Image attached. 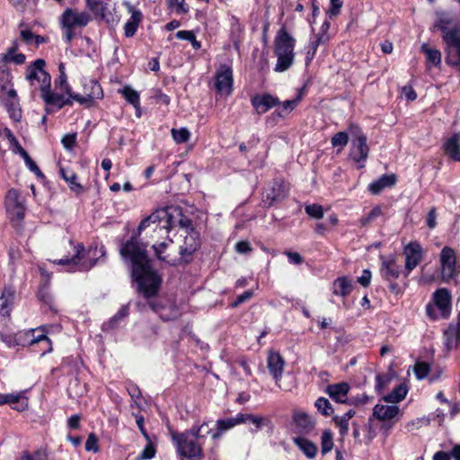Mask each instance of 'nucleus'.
<instances>
[{
	"instance_id": "obj_1",
	"label": "nucleus",
	"mask_w": 460,
	"mask_h": 460,
	"mask_svg": "<svg viewBox=\"0 0 460 460\" xmlns=\"http://www.w3.org/2000/svg\"><path fill=\"white\" fill-rule=\"evenodd\" d=\"M179 225L185 233L192 227V222L184 217L177 207H167L157 209L144 218L138 227L137 234L133 235L120 248L119 253L125 261L130 262L132 277L138 286V290L146 298L155 296L159 289L161 279L151 269L146 252V244H139L137 236L148 227H152V238L168 234L170 230Z\"/></svg>"
},
{
	"instance_id": "obj_2",
	"label": "nucleus",
	"mask_w": 460,
	"mask_h": 460,
	"mask_svg": "<svg viewBox=\"0 0 460 460\" xmlns=\"http://www.w3.org/2000/svg\"><path fill=\"white\" fill-rule=\"evenodd\" d=\"M208 434H211V429L206 421L199 426H192L181 433L171 431L178 454L189 459L199 460L204 457L202 440Z\"/></svg>"
},
{
	"instance_id": "obj_3",
	"label": "nucleus",
	"mask_w": 460,
	"mask_h": 460,
	"mask_svg": "<svg viewBox=\"0 0 460 460\" xmlns=\"http://www.w3.org/2000/svg\"><path fill=\"white\" fill-rule=\"evenodd\" d=\"M450 25L449 18L441 17L436 22L435 28L442 32L447 63L453 66H460V26Z\"/></svg>"
},
{
	"instance_id": "obj_4",
	"label": "nucleus",
	"mask_w": 460,
	"mask_h": 460,
	"mask_svg": "<svg viewBox=\"0 0 460 460\" xmlns=\"http://www.w3.org/2000/svg\"><path fill=\"white\" fill-rule=\"evenodd\" d=\"M296 40L285 27L279 29L274 40V53L277 56L276 72L287 71L294 63Z\"/></svg>"
},
{
	"instance_id": "obj_5",
	"label": "nucleus",
	"mask_w": 460,
	"mask_h": 460,
	"mask_svg": "<svg viewBox=\"0 0 460 460\" xmlns=\"http://www.w3.org/2000/svg\"><path fill=\"white\" fill-rule=\"evenodd\" d=\"M92 20V15L86 11H79L72 7L66 8L59 17L65 41L70 44L75 36V31L86 27Z\"/></svg>"
},
{
	"instance_id": "obj_6",
	"label": "nucleus",
	"mask_w": 460,
	"mask_h": 460,
	"mask_svg": "<svg viewBox=\"0 0 460 460\" xmlns=\"http://www.w3.org/2000/svg\"><path fill=\"white\" fill-rule=\"evenodd\" d=\"M96 252V247L85 250L82 243H77L75 246V254L71 258L66 257L53 262L68 266L70 271H88L96 264L97 260L94 258Z\"/></svg>"
},
{
	"instance_id": "obj_7",
	"label": "nucleus",
	"mask_w": 460,
	"mask_h": 460,
	"mask_svg": "<svg viewBox=\"0 0 460 460\" xmlns=\"http://www.w3.org/2000/svg\"><path fill=\"white\" fill-rule=\"evenodd\" d=\"M434 304L426 306L427 314L430 319L446 318L451 311V295L446 288H439L433 294Z\"/></svg>"
},
{
	"instance_id": "obj_8",
	"label": "nucleus",
	"mask_w": 460,
	"mask_h": 460,
	"mask_svg": "<svg viewBox=\"0 0 460 460\" xmlns=\"http://www.w3.org/2000/svg\"><path fill=\"white\" fill-rule=\"evenodd\" d=\"M45 66V60L39 58L26 69V80H28L35 88H39L40 91L43 88L50 87L51 84V77L44 69Z\"/></svg>"
},
{
	"instance_id": "obj_9",
	"label": "nucleus",
	"mask_w": 460,
	"mask_h": 460,
	"mask_svg": "<svg viewBox=\"0 0 460 460\" xmlns=\"http://www.w3.org/2000/svg\"><path fill=\"white\" fill-rule=\"evenodd\" d=\"M349 134L355 137L351 143L350 157L357 163L365 162L368 156L369 148L367 144V137L356 125H350Z\"/></svg>"
},
{
	"instance_id": "obj_10",
	"label": "nucleus",
	"mask_w": 460,
	"mask_h": 460,
	"mask_svg": "<svg viewBox=\"0 0 460 460\" xmlns=\"http://www.w3.org/2000/svg\"><path fill=\"white\" fill-rule=\"evenodd\" d=\"M5 208L10 220L15 224L21 222L24 217V199L14 189L10 190L5 197Z\"/></svg>"
},
{
	"instance_id": "obj_11",
	"label": "nucleus",
	"mask_w": 460,
	"mask_h": 460,
	"mask_svg": "<svg viewBox=\"0 0 460 460\" xmlns=\"http://www.w3.org/2000/svg\"><path fill=\"white\" fill-rule=\"evenodd\" d=\"M380 275L385 280L391 283L390 288L394 290L397 288V285L394 282L400 277L402 267L397 262L396 258L393 255H380Z\"/></svg>"
},
{
	"instance_id": "obj_12",
	"label": "nucleus",
	"mask_w": 460,
	"mask_h": 460,
	"mask_svg": "<svg viewBox=\"0 0 460 460\" xmlns=\"http://www.w3.org/2000/svg\"><path fill=\"white\" fill-rule=\"evenodd\" d=\"M405 256L404 273L407 277L423 260L424 251L419 242H410L403 248Z\"/></svg>"
},
{
	"instance_id": "obj_13",
	"label": "nucleus",
	"mask_w": 460,
	"mask_h": 460,
	"mask_svg": "<svg viewBox=\"0 0 460 460\" xmlns=\"http://www.w3.org/2000/svg\"><path fill=\"white\" fill-rule=\"evenodd\" d=\"M103 92L101 84L95 80H87L84 83V94L75 93L72 99L80 104L91 106L94 100L102 99Z\"/></svg>"
},
{
	"instance_id": "obj_14",
	"label": "nucleus",
	"mask_w": 460,
	"mask_h": 460,
	"mask_svg": "<svg viewBox=\"0 0 460 460\" xmlns=\"http://www.w3.org/2000/svg\"><path fill=\"white\" fill-rule=\"evenodd\" d=\"M441 276L446 281L452 279L457 273L456 258L455 251L450 247H444L440 252Z\"/></svg>"
},
{
	"instance_id": "obj_15",
	"label": "nucleus",
	"mask_w": 460,
	"mask_h": 460,
	"mask_svg": "<svg viewBox=\"0 0 460 460\" xmlns=\"http://www.w3.org/2000/svg\"><path fill=\"white\" fill-rule=\"evenodd\" d=\"M233 71L226 65L220 66L216 75L215 87L220 93L229 95L233 91Z\"/></svg>"
},
{
	"instance_id": "obj_16",
	"label": "nucleus",
	"mask_w": 460,
	"mask_h": 460,
	"mask_svg": "<svg viewBox=\"0 0 460 460\" xmlns=\"http://www.w3.org/2000/svg\"><path fill=\"white\" fill-rule=\"evenodd\" d=\"M285 360L279 352L270 350L267 357V367L270 374L273 376L276 385L282 388L279 384L284 370Z\"/></svg>"
},
{
	"instance_id": "obj_17",
	"label": "nucleus",
	"mask_w": 460,
	"mask_h": 460,
	"mask_svg": "<svg viewBox=\"0 0 460 460\" xmlns=\"http://www.w3.org/2000/svg\"><path fill=\"white\" fill-rule=\"evenodd\" d=\"M287 194L288 190L285 182L281 180H275L270 188L266 190L263 202L269 207L272 206L274 202L284 199Z\"/></svg>"
},
{
	"instance_id": "obj_18",
	"label": "nucleus",
	"mask_w": 460,
	"mask_h": 460,
	"mask_svg": "<svg viewBox=\"0 0 460 460\" xmlns=\"http://www.w3.org/2000/svg\"><path fill=\"white\" fill-rule=\"evenodd\" d=\"M40 96L48 106H52L60 110L66 105H72L73 99L71 97L65 98L63 94L52 93L50 87L43 88L40 91Z\"/></svg>"
},
{
	"instance_id": "obj_19",
	"label": "nucleus",
	"mask_w": 460,
	"mask_h": 460,
	"mask_svg": "<svg viewBox=\"0 0 460 460\" xmlns=\"http://www.w3.org/2000/svg\"><path fill=\"white\" fill-rule=\"evenodd\" d=\"M251 102L259 114L265 113L270 109L280 104L279 98L270 93L255 95L252 98Z\"/></svg>"
},
{
	"instance_id": "obj_20",
	"label": "nucleus",
	"mask_w": 460,
	"mask_h": 460,
	"mask_svg": "<svg viewBox=\"0 0 460 460\" xmlns=\"http://www.w3.org/2000/svg\"><path fill=\"white\" fill-rule=\"evenodd\" d=\"M350 389L347 382L329 385L325 388V393L336 402L348 403V394Z\"/></svg>"
},
{
	"instance_id": "obj_21",
	"label": "nucleus",
	"mask_w": 460,
	"mask_h": 460,
	"mask_svg": "<svg viewBox=\"0 0 460 460\" xmlns=\"http://www.w3.org/2000/svg\"><path fill=\"white\" fill-rule=\"evenodd\" d=\"M87 8L96 16L106 22L110 21L111 16V0H85Z\"/></svg>"
},
{
	"instance_id": "obj_22",
	"label": "nucleus",
	"mask_w": 460,
	"mask_h": 460,
	"mask_svg": "<svg viewBox=\"0 0 460 460\" xmlns=\"http://www.w3.org/2000/svg\"><path fill=\"white\" fill-rule=\"evenodd\" d=\"M200 245L199 234L194 228H190L185 233L183 245L181 246V255H190L199 249Z\"/></svg>"
},
{
	"instance_id": "obj_23",
	"label": "nucleus",
	"mask_w": 460,
	"mask_h": 460,
	"mask_svg": "<svg viewBox=\"0 0 460 460\" xmlns=\"http://www.w3.org/2000/svg\"><path fill=\"white\" fill-rule=\"evenodd\" d=\"M293 421L302 433L309 434L314 429V420L305 411H294Z\"/></svg>"
},
{
	"instance_id": "obj_24",
	"label": "nucleus",
	"mask_w": 460,
	"mask_h": 460,
	"mask_svg": "<svg viewBox=\"0 0 460 460\" xmlns=\"http://www.w3.org/2000/svg\"><path fill=\"white\" fill-rule=\"evenodd\" d=\"M400 412V409L394 403L391 405L376 404L373 408V417L381 421L392 420Z\"/></svg>"
},
{
	"instance_id": "obj_25",
	"label": "nucleus",
	"mask_w": 460,
	"mask_h": 460,
	"mask_svg": "<svg viewBox=\"0 0 460 460\" xmlns=\"http://www.w3.org/2000/svg\"><path fill=\"white\" fill-rule=\"evenodd\" d=\"M443 150L452 160L460 163V133H454L443 144Z\"/></svg>"
},
{
	"instance_id": "obj_26",
	"label": "nucleus",
	"mask_w": 460,
	"mask_h": 460,
	"mask_svg": "<svg viewBox=\"0 0 460 460\" xmlns=\"http://www.w3.org/2000/svg\"><path fill=\"white\" fill-rule=\"evenodd\" d=\"M241 424L243 423H251L255 427V429L252 431H258L266 426H272L271 420L265 416L261 415H252L250 413H239Z\"/></svg>"
},
{
	"instance_id": "obj_27",
	"label": "nucleus",
	"mask_w": 460,
	"mask_h": 460,
	"mask_svg": "<svg viewBox=\"0 0 460 460\" xmlns=\"http://www.w3.org/2000/svg\"><path fill=\"white\" fill-rule=\"evenodd\" d=\"M14 289L11 287H5L0 296V314L9 316L14 299Z\"/></svg>"
},
{
	"instance_id": "obj_28",
	"label": "nucleus",
	"mask_w": 460,
	"mask_h": 460,
	"mask_svg": "<svg viewBox=\"0 0 460 460\" xmlns=\"http://www.w3.org/2000/svg\"><path fill=\"white\" fill-rule=\"evenodd\" d=\"M396 182L394 174H384L376 181L368 185V190L372 194H379L384 189L392 187Z\"/></svg>"
},
{
	"instance_id": "obj_29",
	"label": "nucleus",
	"mask_w": 460,
	"mask_h": 460,
	"mask_svg": "<svg viewBox=\"0 0 460 460\" xmlns=\"http://www.w3.org/2000/svg\"><path fill=\"white\" fill-rule=\"evenodd\" d=\"M126 4L128 6V12L131 13V17L124 26L125 35L127 37H132L136 33L138 24L141 22L142 13L140 11L134 9V7L129 4Z\"/></svg>"
},
{
	"instance_id": "obj_30",
	"label": "nucleus",
	"mask_w": 460,
	"mask_h": 460,
	"mask_svg": "<svg viewBox=\"0 0 460 460\" xmlns=\"http://www.w3.org/2000/svg\"><path fill=\"white\" fill-rule=\"evenodd\" d=\"M445 337L446 344L448 349H452L456 346L457 341L460 339V314L457 316V322L450 324L445 332Z\"/></svg>"
},
{
	"instance_id": "obj_31",
	"label": "nucleus",
	"mask_w": 460,
	"mask_h": 460,
	"mask_svg": "<svg viewBox=\"0 0 460 460\" xmlns=\"http://www.w3.org/2000/svg\"><path fill=\"white\" fill-rule=\"evenodd\" d=\"M149 306L154 312L158 313L160 314L161 319L164 321L175 320L180 315L179 310L175 305H171L168 308L170 311L169 313H166V309L156 302H149Z\"/></svg>"
},
{
	"instance_id": "obj_32",
	"label": "nucleus",
	"mask_w": 460,
	"mask_h": 460,
	"mask_svg": "<svg viewBox=\"0 0 460 460\" xmlns=\"http://www.w3.org/2000/svg\"><path fill=\"white\" fill-rule=\"evenodd\" d=\"M295 445L309 458L315 457L317 447L310 440L298 437L294 438Z\"/></svg>"
},
{
	"instance_id": "obj_33",
	"label": "nucleus",
	"mask_w": 460,
	"mask_h": 460,
	"mask_svg": "<svg viewBox=\"0 0 460 460\" xmlns=\"http://www.w3.org/2000/svg\"><path fill=\"white\" fill-rule=\"evenodd\" d=\"M352 290V283L346 277L338 278L333 283V294L345 296Z\"/></svg>"
},
{
	"instance_id": "obj_34",
	"label": "nucleus",
	"mask_w": 460,
	"mask_h": 460,
	"mask_svg": "<svg viewBox=\"0 0 460 460\" xmlns=\"http://www.w3.org/2000/svg\"><path fill=\"white\" fill-rule=\"evenodd\" d=\"M59 173L61 177L69 184V188L72 191L75 192L76 194L82 193L83 186L76 181L77 176L74 172L60 168Z\"/></svg>"
},
{
	"instance_id": "obj_35",
	"label": "nucleus",
	"mask_w": 460,
	"mask_h": 460,
	"mask_svg": "<svg viewBox=\"0 0 460 460\" xmlns=\"http://www.w3.org/2000/svg\"><path fill=\"white\" fill-rule=\"evenodd\" d=\"M59 76L55 82L56 88H59L61 92L66 93L69 97L72 98V95L75 93L72 92L69 84H67V76L65 72L64 64H59L58 66Z\"/></svg>"
},
{
	"instance_id": "obj_36",
	"label": "nucleus",
	"mask_w": 460,
	"mask_h": 460,
	"mask_svg": "<svg viewBox=\"0 0 460 460\" xmlns=\"http://www.w3.org/2000/svg\"><path fill=\"white\" fill-rule=\"evenodd\" d=\"M119 93L126 99V101L134 106L136 110L140 108L139 93L130 86H124L119 90Z\"/></svg>"
},
{
	"instance_id": "obj_37",
	"label": "nucleus",
	"mask_w": 460,
	"mask_h": 460,
	"mask_svg": "<svg viewBox=\"0 0 460 460\" xmlns=\"http://www.w3.org/2000/svg\"><path fill=\"white\" fill-rule=\"evenodd\" d=\"M420 49L426 55L429 63L434 66L441 63V52L438 49L430 48L427 43H423Z\"/></svg>"
},
{
	"instance_id": "obj_38",
	"label": "nucleus",
	"mask_w": 460,
	"mask_h": 460,
	"mask_svg": "<svg viewBox=\"0 0 460 460\" xmlns=\"http://www.w3.org/2000/svg\"><path fill=\"white\" fill-rule=\"evenodd\" d=\"M406 394V386L400 385L397 387H395L389 394L385 395L383 399L386 402L396 403L403 400Z\"/></svg>"
},
{
	"instance_id": "obj_39",
	"label": "nucleus",
	"mask_w": 460,
	"mask_h": 460,
	"mask_svg": "<svg viewBox=\"0 0 460 460\" xmlns=\"http://www.w3.org/2000/svg\"><path fill=\"white\" fill-rule=\"evenodd\" d=\"M4 106L6 108L7 112L9 113L10 118L18 122L22 119V110L19 105L18 100H6L4 102Z\"/></svg>"
},
{
	"instance_id": "obj_40",
	"label": "nucleus",
	"mask_w": 460,
	"mask_h": 460,
	"mask_svg": "<svg viewBox=\"0 0 460 460\" xmlns=\"http://www.w3.org/2000/svg\"><path fill=\"white\" fill-rule=\"evenodd\" d=\"M356 414L355 411L349 410L342 416L335 417L334 420L340 428V434L341 436L347 435L349 431V421Z\"/></svg>"
},
{
	"instance_id": "obj_41",
	"label": "nucleus",
	"mask_w": 460,
	"mask_h": 460,
	"mask_svg": "<svg viewBox=\"0 0 460 460\" xmlns=\"http://www.w3.org/2000/svg\"><path fill=\"white\" fill-rule=\"evenodd\" d=\"M166 235V239L156 244H153L152 248L155 252V256L161 261H166L168 255L165 254L167 247L172 243V240Z\"/></svg>"
},
{
	"instance_id": "obj_42",
	"label": "nucleus",
	"mask_w": 460,
	"mask_h": 460,
	"mask_svg": "<svg viewBox=\"0 0 460 460\" xmlns=\"http://www.w3.org/2000/svg\"><path fill=\"white\" fill-rule=\"evenodd\" d=\"M383 215L380 206H376L367 215L359 219V226L365 227L374 222L377 217Z\"/></svg>"
},
{
	"instance_id": "obj_43",
	"label": "nucleus",
	"mask_w": 460,
	"mask_h": 460,
	"mask_svg": "<svg viewBox=\"0 0 460 460\" xmlns=\"http://www.w3.org/2000/svg\"><path fill=\"white\" fill-rule=\"evenodd\" d=\"M239 424H241L240 414H237L234 418L217 420V429H219L220 430L225 432Z\"/></svg>"
},
{
	"instance_id": "obj_44",
	"label": "nucleus",
	"mask_w": 460,
	"mask_h": 460,
	"mask_svg": "<svg viewBox=\"0 0 460 460\" xmlns=\"http://www.w3.org/2000/svg\"><path fill=\"white\" fill-rule=\"evenodd\" d=\"M300 100H301V97L297 96L294 100H288V101L283 102L281 103L279 109L277 111L279 116L285 117L288 114H289L297 106Z\"/></svg>"
},
{
	"instance_id": "obj_45",
	"label": "nucleus",
	"mask_w": 460,
	"mask_h": 460,
	"mask_svg": "<svg viewBox=\"0 0 460 460\" xmlns=\"http://www.w3.org/2000/svg\"><path fill=\"white\" fill-rule=\"evenodd\" d=\"M168 8L177 14H184L189 12V6L185 0H166Z\"/></svg>"
},
{
	"instance_id": "obj_46",
	"label": "nucleus",
	"mask_w": 460,
	"mask_h": 460,
	"mask_svg": "<svg viewBox=\"0 0 460 460\" xmlns=\"http://www.w3.org/2000/svg\"><path fill=\"white\" fill-rule=\"evenodd\" d=\"M314 406L318 411L324 416H330L333 413V408L328 399L320 397L315 401Z\"/></svg>"
},
{
	"instance_id": "obj_47",
	"label": "nucleus",
	"mask_w": 460,
	"mask_h": 460,
	"mask_svg": "<svg viewBox=\"0 0 460 460\" xmlns=\"http://www.w3.org/2000/svg\"><path fill=\"white\" fill-rule=\"evenodd\" d=\"M172 137L177 144H182L189 140L190 133L186 128H181L179 129L172 128Z\"/></svg>"
},
{
	"instance_id": "obj_48",
	"label": "nucleus",
	"mask_w": 460,
	"mask_h": 460,
	"mask_svg": "<svg viewBox=\"0 0 460 460\" xmlns=\"http://www.w3.org/2000/svg\"><path fill=\"white\" fill-rule=\"evenodd\" d=\"M322 454L325 455L333 447L332 434L329 429L323 431L321 441Z\"/></svg>"
},
{
	"instance_id": "obj_49",
	"label": "nucleus",
	"mask_w": 460,
	"mask_h": 460,
	"mask_svg": "<svg viewBox=\"0 0 460 460\" xmlns=\"http://www.w3.org/2000/svg\"><path fill=\"white\" fill-rule=\"evenodd\" d=\"M305 213L313 218L321 219L323 217V206L319 204H309L305 207Z\"/></svg>"
},
{
	"instance_id": "obj_50",
	"label": "nucleus",
	"mask_w": 460,
	"mask_h": 460,
	"mask_svg": "<svg viewBox=\"0 0 460 460\" xmlns=\"http://www.w3.org/2000/svg\"><path fill=\"white\" fill-rule=\"evenodd\" d=\"M429 370L430 367L427 362L419 361L414 366V373L419 380L425 378L429 375Z\"/></svg>"
},
{
	"instance_id": "obj_51",
	"label": "nucleus",
	"mask_w": 460,
	"mask_h": 460,
	"mask_svg": "<svg viewBox=\"0 0 460 460\" xmlns=\"http://www.w3.org/2000/svg\"><path fill=\"white\" fill-rule=\"evenodd\" d=\"M349 142L348 133L340 131L336 133L331 139V143L333 146H340L343 148Z\"/></svg>"
},
{
	"instance_id": "obj_52",
	"label": "nucleus",
	"mask_w": 460,
	"mask_h": 460,
	"mask_svg": "<svg viewBox=\"0 0 460 460\" xmlns=\"http://www.w3.org/2000/svg\"><path fill=\"white\" fill-rule=\"evenodd\" d=\"M22 397V393L18 394H0V404H14L21 401Z\"/></svg>"
},
{
	"instance_id": "obj_53",
	"label": "nucleus",
	"mask_w": 460,
	"mask_h": 460,
	"mask_svg": "<svg viewBox=\"0 0 460 460\" xmlns=\"http://www.w3.org/2000/svg\"><path fill=\"white\" fill-rule=\"evenodd\" d=\"M98 438L94 433L89 434L85 442V450L97 453L99 451Z\"/></svg>"
},
{
	"instance_id": "obj_54",
	"label": "nucleus",
	"mask_w": 460,
	"mask_h": 460,
	"mask_svg": "<svg viewBox=\"0 0 460 460\" xmlns=\"http://www.w3.org/2000/svg\"><path fill=\"white\" fill-rule=\"evenodd\" d=\"M438 212L435 207L431 208L426 217V225L429 229H434L437 226Z\"/></svg>"
},
{
	"instance_id": "obj_55",
	"label": "nucleus",
	"mask_w": 460,
	"mask_h": 460,
	"mask_svg": "<svg viewBox=\"0 0 460 460\" xmlns=\"http://www.w3.org/2000/svg\"><path fill=\"white\" fill-rule=\"evenodd\" d=\"M155 448L151 443H149L145 447L143 451L137 456V460L151 459L155 456Z\"/></svg>"
},
{
	"instance_id": "obj_56",
	"label": "nucleus",
	"mask_w": 460,
	"mask_h": 460,
	"mask_svg": "<svg viewBox=\"0 0 460 460\" xmlns=\"http://www.w3.org/2000/svg\"><path fill=\"white\" fill-rule=\"evenodd\" d=\"M75 141H76V134L75 133L66 134L62 137V140H61L62 145L67 150L73 149V147L75 145Z\"/></svg>"
},
{
	"instance_id": "obj_57",
	"label": "nucleus",
	"mask_w": 460,
	"mask_h": 460,
	"mask_svg": "<svg viewBox=\"0 0 460 460\" xmlns=\"http://www.w3.org/2000/svg\"><path fill=\"white\" fill-rule=\"evenodd\" d=\"M331 7L328 11L330 17H335L340 13L341 8L342 7V0H330Z\"/></svg>"
},
{
	"instance_id": "obj_58",
	"label": "nucleus",
	"mask_w": 460,
	"mask_h": 460,
	"mask_svg": "<svg viewBox=\"0 0 460 460\" xmlns=\"http://www.w3.org/2000/svg\"><path fill=\"white\" fill-rule=\"evenodd\" d=\"M253 296V292L252 290H246L243 294L239 295L236 299L233 302L232 306L237 307L241 304L252 298Z\"/></svg>"
},
{
	"instance_id": "obj_59",
	"label": "nucleus",
	"mask_w": 460,
	"mask_h": 460,
	"mask_svg": "<svg viewBox=\"0 0 460 460\" xmlns=\"http://www.w3.org/2000/svg\"><path fill=\"white\" fill-rule=\"evenodd\" d=\"M31 344L34 343H47V351L52 350V343L51 341L45 334H39L34 336L31 341Z\"/></svg>"
},
{
	"instance_id": "obj_60",
	"label": "nucleus",
	"mask_w": 460,
	"mask_h": 460,
	"mask_svg": "<svg viewBox=\"0 0 460 460\" xmlns=\"http://www.w3.org/2000/svg\"><path fill=\"white\" fill-rule=\"evenodd\" d=\"M284 254L288 258V261L295 265H300L303 263V257L296 252H285Z\"/></svg>"
},
{
	"instance_id": "obj_61",
	"label": "nucleus",
	"mask_w": 460,
	"mask_h": 460,
	"mask_svg": "<svg viewBox=\"0 0 460 460\" xmlns=\"http://www.w3.org/2000/svg\"><path fill=\"white\" fill-rule=\"evenodd\" d=\"M28 168L37 175L43 176L36 163L30 157L29 154L22 157Z\"/></svg>"
},
{
	"instance_id": "obj_62",
	"label": "nucleus",
	"mask_w": 460,
	"mask_h": 460,
	"mask_svg": "<svg viewBox=\"0 0 460 460\" xmlns=\"http://www.w3.org/2000/svg\"><path fill=\"white\" fill-rule=\"evenodd\" d=\"M371 271L369 270H364L362 271V275L358 278V282L364 288H367L370 284L371 280Z\"/></svg>"
},
{
	"instance_id": "obj_63",
	"label": "nucleus",
	"mask_w": 460,
	"mask_h": 460,
	"mask_svg": "<svg viewBox=\"0 0 460 460\" xmlns=\"http://www.w3.org/2000/svg\"><path fill=\"white\" fill-rule=\"evenodd\" d=\"M402 94L406 98L407 101H415L417 93L411 85H405L402 88Z\"/></svg>"
},
{
	"instance_id": "obj_64",
	"label": "nucleus",
	"mask_w": 460,
	"mask_h": 460,
	"mask_svg": "<svg viewBox=\"0 0 460 460\" xmlns=\"http://www.w3.org/2000/svg\"><path fill=\"white\" fill-rule=\"evenodd\" d=\"M235 251L238 253H247L252 251V247L248 241H240L235 244Z\"/></svg>"
}]
</instances>
